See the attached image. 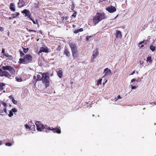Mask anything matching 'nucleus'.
Here are the masks:
<instances>
[{
  "label": "nucleus",
  "mask_w": 156,
  "mask_h": 156,
  "mask_svg": "<svg viewBox=\"0 0 156 156\" xmlns=\"http://www.w3.org/2000/svg\"><path fill=\"white\" fill-rule=\"evenodd\" d=\"M2 69H0V76L2 77L5 76L10 79L13 77V76L11 74H14L15 73V70L11 66H3L2 67Z\"/></svg>",
  "instance_id": "nucleus-1"
},
{
  "label": "nucleus",
  "mask_w": 156,
  "mask_h": 156,
  "mask_svg": "<svg viewBox=\"0 0 156 156\" xmlns=\"http://www.w3.org/2000/svg\"><path fill=\"white\" fill-rule=\"evenodd\" d=\"M39 74L37 75V78L38 81H42L46 88L49 87L50 84V78L48 73L40 72Z\"/></svg>",
  "instance_id": "nucleus-2"
},
{
  "label": "nucleus",
  "mask_w": 156,
  "mask_h": 156,
  "mask_svg": "<svg viewBox=\"0 0 156 156\" xmlns=\"http://www.w3.org/2000/svg\"><path fill=\"white\" fill-rule=\"evenodd\" d=\"M105 18V14L103 13L98 12L96 15L93 17L92 21L93 23L96 25L99 22Z\"/></svg>",
  "instance_id": "nucleus-3"
},
{
  "label": "nucleus",
  "mask_w": 156,
  "mask_h": 156,
  "mask_svg": "<svg viewBox=\"0 0 156 156\" xmlns=\"http://www.w3.org/2000/svg\"><path fill=\"white\" fill-rule=\"evenodd\" d=\"M32 60V57L30 55H25L23 58H20L19 62L21 64H27L30 62Z\"/></svg>",
  "instance_id": "nucleus-4"
},
{
  "label": "nucleus",
  "mask_w": 156,
  "mask_h": 156,
  "mask_svg": "<svg viewBox=\"0 0 156 156\" xmlns=\"http://www.w3.org/2000/svg\"><path fill=\"white\" fill-rule=\"evenodd\" d=\"M35 124L37 127V129L38 131H41L42 129H46V128H48V127L45 128L44 126V125L41 124V123L39 121L35 123Z\"/></svg>",
  "instance_id": "nucleus-5"
},
{
  "label": "nucleus",
  "mask_w": 156,
  "mask_h": 156,
  "mask_svg": "<svg viewBox=\"0 0 156 156\" xmlns=\"http://www.w3.org/2000/svg\"><path fill=\"white\" fill-rule=\"evenodd\" d=\"M47 129H49L50 130H52L55 133L60 134L61 133V129L59 127H56L55 128H51V129L49 127H48V128H46Z\"/></svg>",
  "instance_id": "nucleus-6"
},
{
  "label": "nucleus",
  "mask_w": 156,
  "mask_h": 156,
  "mask_svg": "<svg viewBox=\"0 0 156 156\" xmlns=\"http://www.w3.org/2000/svg\"><path fill=\"white\" fill-rule=\"evenodd\" d=\"M69 44L71 51L77 50V47L75 43L70 42L69 43Z\"/></svg>",
  "instance_id": "nucleus-7"
},
{
  "label": "nucleus",
  "mask_w": 156,
  "mask_h": 156,
  "mask_svg": "<svg viewBox=\"0 0 156 156\" xmlns=\"http://www.w3.org/2000/svg\"><path fill=\"white\" fill-rule=\"evenodd\" d=\"M98 52L97 49H95V50H94L93 51L92 55L93 58L91 60V62H93V60L94 59L96 58V57L98 56Z\"/></svg>",
  "instance_id": "nucleus-8"
},
{
  "label": "nucleus",
  "mask_w": 156,
  "mask_h": 156,
  "mask_svg": "<svg viewBox=\"0 0 156 156\" xmlns=\"http://www.w3.org/2000/svg\"><path fill=\"white\" fill-rule=\"evenodd\" d=\"M106 10L110 13H112L116 11V9L115 7L111 6L106 8Z\"/></svg>",
  "instance_id": "nucleus-9"
},
{
  "label": "nucleus",
  "mask_w": 156,
  "mask_h": 156,
  "mask_svg": "<svg viewBox=\"0 0 156 156\" xmlns=\"http://www.w3.org/2000/svg\"><path fill=\"white\" fill-rule=\"evenodd\" d=\"M42 52L48 53V50L47 47H41L39 51V53H41Z\"/></svg>",
  "instance_id": "nucleus-10"
},
{
  "label": "nucleus",
  "mask_w": 156,
  "mask_h": 156,
  "mask_svg": "<svg viewBox=\"0 0 156 156\" xmlns=\"http://www.w3.org/2000/svg\"><path fill=\"white\" fill-rule=\"evenodd\" d=\"M104 73H105V76L109 75L111 73V71L110 69L107 68L104 69Z\"/></svg>",
  "instance_id": "nucleus-11"
},
{
  "label": "nucleus",
  "mask_w": 156,
  "mask_h": 156,
  "mask_svg": "<svg viewBox=\"0 0 156 156\" xmlns=\"http://www.w3.org/2000/svg\"><path fill=\"white\" fill-rule=\"evenodd\" d=\"M64 54H66L67 57H69L70 56V52L67 48H65L64 51Z\"/></svg>",
  "instance_id": "nucleus-12"
},
{
  "label": "nucleus",
  "mask_w": 156,
  "mask_h": 156,
  "mask_svg": "<svg viewBox=\"0 0 156 156\" xmlns=\"http://www.w3.org/2000/svg\"><path fill=\"white\" fill-rule=\"evenodd\" d=\"M19 2H18V5L19 8H21L25 5V2L24 1H19Z\"/></svg>",
  "instance_id": "nucleus-13"
},
{
  "label": "nucleus",
  "mask_w": 156,
  "mask_h": 156,
  "mask_svg": "<svg viewBox=\"0 0 156 156\" xmlns=\"http://www.w3.org/2000/svg\"><path fill=\"white\" fill-rule=\"evenodd\" d=\"M72 53L73 56V57L76 58L78 57L79 54L77 50L72 51Z\"/></svg>",
  "instance_id": "nucleus-14"
},
{
  "label": "nucleus",
  "mask_w": 156,
  "mask_h": 156,
  "mask_svg": "<svg viewBox=\"0 0 156 156\" xmlns=\"http://www.w3.org/2000/svg\"><path fill=\"white\" fill-rule=\"evenodd\" d=\"M38 81L37 78L35 76H33V79L32 80V84H34L35 86L36 85L37 82Z\"/></svg>",
  "instance_id": "nucleus-15"
},
{
  "label": "nucleus",
  "mask_w": 156,
  "mask_h": 156,
  "mask_svg": "<svg viewBox=\"0 0 156 156\" xmlns=\"http://www.w3.org/2000/svg\"><path fill=\"white\" fill-rule=\"evenodd\" d=\"M116 37L117 38H121L122 37L121 32L119 30H117L115 34Z\"/></svg>",
  "instance_id": "nucleus-16"
},
{
  "label": "nucleus",
  "mask_w": 156,
  "mask_h": 156,
  "mask_svg": "<svg viewBox=\"0 0 156 156\" xmlns=\"http://www.w3.org/2000/svg\"><path fill=\"white\" fill-rule=\"evenodd\" d=\"M21 12L25 14V16H27L29 14H30V11L27 9L23 10Z\"/></svg>",
  "instance_id": "nucleus-17"
},
{
  "label": "nucleus",
  "mask_w": 156,
  "mask_h": 156,
  "mask_svg": "<svg viewBox=\"0 0 156 156\" xmlns=\"http://www.w3.org/2000/svg\"><path fill=\"white\" fill-rule=\"evenodd\" d=\"M9 8L11 10L13 11H15V5L13 3H11L10 4Z\"/></svg>",
  "instance_id": "nucleus-18"
},
{
  "label": "nucleus",
  "mask_w": 156,
  "mask_h": 156,
  "mask_svg": "<svg viewBox=\"0 0 156 156\" xmlns=\"http://www.w3.org/2000/svg\"><path fill=\"white\" fill-rule=\"evenodd\" d=\"M146 61L147 63L149 62L150 63H151L152 62V59L151 57V56H148L147 57Z\"/></svg>",
  "instance_id": "nucleus-19"
},
{
  "label": "nucleus",
  "mask_w": 156,
  "mask_h": 156,
  "mask_svg": "<svg viewBox=\"0 0 156 156\" xmlns=\"http://www.w3.org/2000/svg\"><path fill=\"white\" fill-rule=\"evenodd\" d=\"M57 75L60 78H61L62 77V73L61 70H59L57 72Z\"/></svg>",
  "instance_id": "nucleus-20"
},
{
  "label": "nucleus",
  "mask_w": 156,
  "mask_h": 156,
  "mask_svg": "<svg viewBox=\"0 0 156 156\" xmlns=\"http://www.w3.org/2000/svg\"><path fill=\"white\" fill-rule=\"evenodd\" d=\"M5 84L3 83H0V90H2L4 89V87L5 86Z\"/></svg>",
  "instance_id": "nucleus-21"
},
{
  "label": "nucleus",
  "mask_w": 156,
  "mask_h": 156,
  "mask_svg": "<svg viewBox=\"0 0 156 156\" xmlns=\"http://www.w3.org/2000/svg\"><path fill=\"white\" fill-rule=\"evenodd\" d=\"M102 78H99V80H97V85L98 86L99 85H101V81H102Z\"/></svg>",
  "instance_id": "nucleus-22"
},
{
  "label": "nucleus",
  "mask_w": 156,
  "mask_h": 156,
  "mask_svg": "<svg viewBox=\"0 0 156 156\" xmlns=\"http://www.w3.org/2000/svg\"><path fill=\"white\" fill-rule=\"evenodd\" d=\"M20 15V13L18 12L12 14V16L13 18H15L16 16H18Z\"/></svg>",
  "instance_id": "nucleus-23"
},
{
  "label": "nucleus",
  "mask_w": 156,
  "mask_h": 156,
  "mask_svg": "<svg viewBox=\"0 0 156 156\" xmlns=\"http://www.w3.org/2000/svg\"><path fill=\"white\" fill-rule=\"evenodd\" d=\"M150 48V49L152 51H154L155 50L156 47L155 46H153V45H151Z\"/></svg>",
  "instance_id": "nucleus-24"
},
{
  "label": "nucleus",
  "mask_w": 156,
  "mask_h": 156,
  "mask_svg": "<svg viewBox=\"0 0 156 156\" xmlns=\"http://www.w3.org/2000/svg\"><path fill=\"white\" fill-rule=\"evenodd\" d=\"M16 80L18 82H21L22 81V79L21 77L18 78V77L16 76Z\"/></svg>",
  "instance_id": "nucleus-25"
},
{
  "label": "nucleus",
  "mask_w": 156,
  "mask_h": 156,
  "mask_svg": "<svg viewBox=\"0 0 156 156\" xmlns=\"http://www.w3.org/2000/svg\"><path fill=\"white\" fill-rule=\"evenodd\" d=\"M0 102L5 107V108H6L7 107V105L6 103L2 101H0Z\"/></svg>",
  "instance_id": "nucleus-26"
},
{
  "label": "nucleus",
  "mask_w": 156,
  "mask_h": 156,
  "mask_svg": "<svg viewBox=\"0 0 156 156\" xmlns=\"http://www.w3.org/2000/svg\"><path fill=\"white\" fill-rule=\"evenodd\" d=\"M26 29L30 32H32L36 33V31L35 30L30 29L28 28H26Z\"/></svg>",
  "instance_id": "nucleus-27"
},
{
  "label": "nucleus",
  "mask_w": 156,
  "mask_h": 156,
  "mask_svg": "<svg viewBox=\"0 0 156 156\" xmlns=\"http://www.w3.org/2000/svg\"><path fill=\"white\" fill-rule=\"evenodd\" d=\"M144 43V44H147V42L146 41H143L140 42L139 44V45H140V44H142Z\"/></svg>",
  "instance_id": "nucleus-28"
},
{
  "label": "nucleus",
  "mask_w": 156,
  "mask_h": 156,
  "mask_svg": "<svg viewBox=\"0 0 156 156\" xmlns=\"http://www.w3.org/2000/svg\"><path fill=\"white\" fill-rule=\"evenodd\" d=\"M23 51L25 53H27L28 51V50H29V49L28 48H25L23 47Z\"/></svg>",
  "instance_id": "nucleus-29"
},
{
  "label": "nucleus",
  "mask_w": 156,
  "mask_h": 156,
  "mask_svg": "<svg viewBox=\"0 0 156 156\" xmlns=\"http://www.w3.org/2000/svg\"><path fill=\"white\" fill-rule=\"evenodd\" d=\"M32 21L34 24L38 25V23L37 20H36L35 21L33 20Z\"/></svg>",
  "instance_id": "nucleus-30"
},
{
  "label": "nucleus",
  "mask_w": 156,
  "mask_h": 156,
  "mask_svg": "<svg viewBox=\"0 0 156 156\" xmlns=\"http://www.w3.org/2000/svg\"><path fill=\"white\" fill-rule=\"evenodd\" d=\"M13 115V112L11 110H10V112H9V114L8 115V116L9 117H11Z\"/></svg>",
  "instance_id": "nucleus-31"
},
{
  "label": "nucleus",
  "mask_w": 156,
  "mask_h": 156,
  "mask_svg": "<svg viewBox=\"0 0 156 156\" xmlns=\"http://www.w3.org/2000/svg\"><path fill=\"white\" fill-rule=\"evenodd\" d=\"M76 12L74 11L73 14L72 15V16L74 18H75L76 17Z\"/></svg>",
  "instance_id": "nucleus-32"
},
{
  "label": "nucleus",
  "mask_w": 156,
  "mask_h": 156,
  "mask_svg": "<svg viewBox=\"0 0 156 156\" xmlns=\"http://www.w3.org/2000/svg\"><path fill=\"white\" fill-rule=\"evenodd\" d=\"M11 110L14 113L16 112H17V110L15 108H12Z\"/></svg>",
  "instance_id": "nucleus-33"
},
{
  "label": "nucleus",
  "mask_w": 156,
  "mask_h": 156,
  "mask_svg": "<svg viewBox=\"0 0 156 156\" xmlns=\"http://www.w3.org/2000/svg\"><path fill=\"white\" fill-rule=\"evenodd\" d=\"M19 51L21 57H22L24 55V53L22 51H21L20 50Z\"/></svg>",
  "instance_id": "nucleus-34"
},
{
  "label": "nucleus",
  "mask_w": 156,
  "mask_h": 156,
  "mask_svg": "<svg viewBox=\"0 0 156 156\" xmlns=\"http://www.w3.org/2000/svg\"><path fill=\"white\" fill-rule=\"evenodd\" d=\"M5 145L6 146H10L12 145V144L10 143L7 142L5 143Z\"/></svg>",
  "instance_id": "nucleus-35"
},
{
  "label": "nucleus",
  "mask_w": 156,
  "mask_h": 156,
  "mask_svg": "<svg viewBox=\"0 0 156 156\" xmlns=\"http://www.w3.org/2000/svg\"><path fill=\"white\" fill-rule=\"evenodd\" d=\"M12 101L14 104L15 105H16L17 103V101L15 100L14 99L12 100Z\"/></svg>",
  "instance_id": "nucleus-36"
},
{
  "label": "nucleus",
  "mask_w": 156,
  "mask_h": 156,
  "mask_svg": "<svg viewBox=\"0 0 156 156\" xmlns=\"http://www.w3.org/2000/svg\"><path fill=\"white\" fill-rule=\"evenodd\" d=\"M92 36H87L86 37V39L87 41H88L89 39Z\"/></svg>",
  "instance_id": "nucleus-37"
},
{
  "label": "nucleus",
  "mask_w": 156,
  "mask_h": 156,
  "mask_svg": "<svg viewBox=\"0 0 156 156\" xmlns=\"http://www.w3.org/2000/svg\"><path fill=\"white\" fill-rule=\"evenodd\" d=\"M27 16H28V17L29 18L30 20H32L33 19H32V18L31 17V13H30V14H29V15H28Z\"/></svg>",
  "instance_id": "nucleus-38"
},
{
  "label": "nucleus",
  "mask_w": 156,
  "mask_h": 156,
  "mask_svg": "<svg viewBox=\"0 0 156 156\" xmlns=\"http://www.w3.org/2000/svg\"><path fill=\"white\" fill-rule=\"evenodd\" d=\"M4 55L7 57H10V55L8 53H5Z\"/></svg>",
  "instance_id": "nucleus-39"
},
{
  "label": "nucleus",
  "mask_w": 156,
  "mask_h": 156,
  "mask_svg": "<svg viewBox=\"0 0 156 156\" xmlns=\"http://www.w3.org/2000/svg\"><path fill=\"white\" fill-rule=\"evenodd\" d=\"M61 47L59 45L58 46V48H57L56 50L57 51H59L61 50Z\"/></svg>",
  "instance_id": "nucleus-40"
},
{
  "label": "nucleus",
  "mask_w": 156,
  "mask_h": 156,
  "mask_svg": "<svg viewBox=\"0 0 156 156\" xmlns=\"http://www.w3.org/2000/svg\"><path fill=\"white\" fill-rule=\"evenodd\" d=\"M25 127L26 129H30V127L28 126L27 125H25Z\"/></svg>",
  "instance_id": "nucleus-41"
},
{
  "label": "nucleus",
  "mask_w": 156,
  "mask_h": 156,
  "mask_svg": "<svg viewBox=\"0 0 156 156\" xmlns=\"http://www.w3.org/2000/svg\"><path fill=\"white\" fill-rule=\"evenodd\" d=\"M79 32V31L78 30H74V33L75 34H77Z\"/></svg>",
  "instance_id": "nucleus-42"
},
{
  "label": "nucleus",
  "mask_w": 156,
  "mask_h": 156,
  "mask_svg": "<svg viewBox=\"0 0 156 156\" xmlns=\"http://www.w3.org/2000/svg\"><path fill=\"white\" fill-rule=\"evenodd\" d=\"M78 30L79 32H82L83 31V29L82 28H80L78 29Z\"/></svg>",
  "instance_id": "nucleus-43"
},
{
  "label": "nucleus",
  "mask_w": 156,
  "mask_h": 156,
  "mask_svg": "<svg viewBox=\"0 0 156 156\" xmlns=\"http://www.w3.org/2000/svg\"><path fill=\"white\" fill-rule=\"evenodd\" d=\"M9 98L10 99H12V100H13V99H14V98H13V97L12 96V95H10V96H9Z\"/></svg>",
  "instance_id": "nucleus-44"
},
{
  "label": "nucleus",
  "mask_w": 156,
  "mask_h": 156,
  "mask_svg": "<svg viewBox=\"0 0 156 156\" xmlns=\"http://www.w3.org/2000/svg\"><path fill=\"white\" fill-rule=\"evenodd\" d=\"M3 111H4V112L5 113H7V110L6 109V108H4L3 109Z\"/></svg>",
  "instance_id": "nucleus-45"
},
{
  "label": "nucleus",
  "mask_w": 156,
  "mask_h": 156,
  "mask_svg": "<svg viewBox=\"0 0 156 156\" xmlns=\"http://www.w3.org/2000/svg\"><path fill=\"white\" fill-rule=\"evenodd\" d=\"M136 87L135 86H132L131 87V88L132 89H136Z\"/></svg>",
  "instance_id": "nucleus-46"
},
{
  "label": "nucleus",
  "mask_w": 156,
  "mask_h": 156,
  "mask_svg": "<svg viewBox=\"0 0 156 156\" xmlns=\"http://www.w3.org/2000/svg\"><path fill=\"white\" fill-rule=\"evenodd\" d=\"M139 62H140V64L141 65H142L144 63V61H142V60L140 61Z\"/></svg>",
  "instance_id": "nucleus-47"
},
{
  "label": "nucleus",
  "mask_w": 156,
  "mask_h": 156,
  "mask_svg": "<svg viewBox=\"0 0 156 156\" xmlns=\"http://www.w3.org/2000/svg\"><path fill=\"white\" fill-rule=\"evenodd\" d=\"M3 30V28L2 27H0V31H2Z\"/></svg>",
  "instance_id": "nucleus-48"
},
{
  "label": "nucleus",
  "mask_w": 156,
  "mask_h": 156,
  "mask_svg": "<svg viewBox=\"0 0 156 156\" xmlns=\"http://www.w3.org/2000/svg\"><path fill=\"white\" fill-rule=\"evenodd\" d=\"M2 53L3 54L5 53V50L4 49H3L2 50Z\"/></svg>",
  "instance_id": "nucleus-49"
},
{
  "label": "nucleus",
  "mask_w": 156,
  "mask_h": 156,
  "mask_svg": "<svg viewBox=\"0 0 156 156\" xmlns=\"http://www.w3.org/2000/svg\"><path fill=\"white\" fill-rule=\"evenodd\" d=\"M136 81V79H132L131 80V82H133Z\"/></svg>",
  "instance_id": "nucleus-50"
},
{
  "label": "nucleus",
  "mask_w": 156,
  "mask_h": 156,
  "mask_svg": "<svg viewBox=\"0 0 156 156\" xmlns=\"http://www.w3.org/2000/svg\"><path fill=\"white\" fill-rule=\"evenodd\" d=\"M135 73V71H133L132 73L130 74V75H132Z\"/></svg>",
  "instance_id": "nucleus-51"
},
{
  "label": "nucleus",
  "mask_w": 156,
  "mask_h": 156,
  "mask_svg": "<svg viewBox=\"0 0 156 156\" xmlns=\"http://www.w3.org/2000/svg\"><path fill=\"white\" fill-rule=\"evenodd\" d=\"M141 45L140 46V45H139V46L140 48H143L144 46V45H143V44H141Z\"/></svg>",
  "instance_id": "nucleus-52"
},
{
  "label": "nucleus",
  "mask_w": 156,
  "mask_h": 156,
  "mask_svg": "<svg viewBox=\"0 0 156 156\" xmlns=\"http://www.w3.org/2000/svg\"><path fill=\"white\" fill-rule=\"evenodd\" d=\"M117 98L118 99H121V97L120 96V95H118V96H117Z\"/></svg>",
  "instance_id": "nucleus-53"
},
{
  "label": "nucleus",
  "mask_w": 156,
  "mask_h": 156,
  "mask_svg": "<svg viewBox=\"0 0 156 156\" xmlns=\"http://www.w3.org/2000/svg\"><path fill=\"white\" fill-rule=\"evenodd\" d=\"M3 110H2V109L0 110V113H3Z\"/></svg>",
  "instance_id": "nucleus-54"
},
{
  "label": "nucleus",
  "mask_w": 156,
  "mask_h": 156,
  "mask_svg": "<svg viewBox=\"0 0 156 156\" xmlns=\"http://www.w3.org/2000/svg\"><path fill=\"white\" fill-rule=\"evenodd\" d=\"M39 33H40V34H42V31L41 30H39Z\"/></svg>",
  "instance_id": "nucleus-55"
},
{
  "label": "nucleus",
  "mask_w": 156,
  "mask_h": 156,
  "mask_svg": "<svg viewBox=\"0 0 156 156\" xmlns=\"http://www.w3.org/2000/svg\"><path fill=\"white\" fill-rule=\"evenodd\" d=\"M2 142L0 140V145H2Z\"/></svg>",
  "instance_id": "nucleus-56"
},
{
  "label": "nucleus",
  "mask_w": 156,
  "mask_h": 156,
  "mask_svg": "<svg viewBox=\"0 0 156 156\" xmlns=\"http://www.w3.org/2000/svg\"><path fill=\"white\" fill-rule=\"evenodd\" d=\"M107 80L105 82V83H103V85H104V84H105V83L107 82Z\"/></svg>",
  "instance_id": "nucleus-57"
},
{
  "label": "nucleus",
  "mask_w": 156,
  "mask_h": 156,
  "mask_svg": "<svg viewBox=\"0 0 156 156\" xmlns=\"http://www.w3.org/2000/svg\"><path fill=\"white\" fill-rule=\"evenodd\" d=\"M106 76H105V74L102 77V78H104V77H105Z\"/></svg>",
  "instance_id": "nucleus-58"
},
{
  "label": "nucleus",
  "mask_w": 156,
  "mask_h": 156,
  "mask_svg": "<svg viewBox=\"0 0 156 156\" xmlns=\"http://www.w3.org/2000/svg\"><path fill=\"white\" fill-rule=\"evenodd\" d=\"M102 1H100V2H99V3H100V2H102Z\"/></svg>",
  "instance_id": "nucleus-59"
},
{
  "label": "nucleus",
  "mask_w": 156,
  "mask_h": 156,
  "mask_svg": "<svg viewBox=\"0 0 156 156\" xmlns=\"http://www.w3.org/2000/svg\"><path fill=\"white\" fill-rule=\"evenodd\" d=\"M34 36V35H33V34H31V36Z\"/></svg>",
  "instance_id": "nucleus-60"
},
{
  "label": "nucleus",
  "mask_w": 156,
  "mask_h": 156,
  "mask_svg": "<svg viewBox=\"0 0 156 156\" xmlns=\"http://www.w3.org/2000/svg\"><path fill=\"white\" fill-rule=\"evenodd\" d=\"M115 99H116V100H116H116H117L118 99V98H117V99H116V98H115Z\"/></svg>",
  "instance_id": "nucleus-61"
},
{
  "label": "nucleus",
  "mask_w": 156,
  "mask_h": 156,
  "mask_svg": "<svg viewBox=\"0 0 156 156\" xmlns=\"http://www.w3.org/2000/svg\"><path fill=\"white\" fill-rule=\"evenodd\" d=\"M3 92H5V90H3Z\"/></svg>",
  "instance_id": "nucleus-62"
}]
</instances>
